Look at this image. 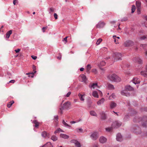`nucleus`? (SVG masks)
I'll use <instances>...</instances> for the list:
<instances>
[{
    "mask_svg": "<svg viewBox=\"0 0 147 147\" xmlns=\"http://www.w3.org/2000/svg\"><path fill=\"white\" fill-rule=\"evenodd\" d=\"M107 78L109 80L112 82H118L121 80V78L115 74H109Z\"/></svg>",
    "mask_w": 147,
    "mask_h": 147,
    "instance_id": "nucleus-1",
    "label": "nucleus"
},
{
    "mask_svg": "<svg viewBox=\"0 0 147 147\" xmlns=\"http://www.w3.org/2000/svg\"><path fill=\"white\" fill-rule=\"evenodd\" d=\"M141 119V123H142V126L144 127H146L147 126V116H144L142 119L141 118L136 117L134 119L133 121L134 122H137V121L140 122V120Z\"/></svg>",
    "mask_w": 147,
    "mask_h": 147,
    "instance_id": "nucleus-2",
    "label": "nucleus"
},
{
    "mask_svg": "<svg viewBox=\"0 0 147 147\" xmlns=\"http://www.w3.org/2000/svg\"><path fill=\"white\" fill-rule=\"evenodd\" d=\"M71 104L70 102L67 101L63 104V107L59 109V113L62 114L63 113V110L69 109L71 106Z\"/></svg>",
    "mask_w": 147,
    "mask_h": 147,
    "instance_id": "nucleus-3",
    "label": "nucleus"
},
{
    "mask_svg": "<svg viewBox=\"0 0 147 147\" xmlns=\"http://www.w3.org/2000/svg\"><path fill=\"white\" fill-rule=\"evenodd\" d=\"M131 130L136 134H140L141 133L140 128L137 125H133L131 128Z\"/></svg>",
    "mask_w": 147,
    "mask_h": 147,
    "instance_id": "nucleus-4",
    "label": "nucleus"
},
{
    "mask_svg": "<svg viewBox=\"0 0 147 147\" xmlns=\"http://www.w3.org/2000/svg\"><path fill=\"white\" fill-rule=\"evenodd\" d=\"M113 57L114 62L119 60H121V55L119 53H114L113 55Z\"/></svg>",
    "mask_w": 147,
    "mask_h": 147,
    "instance_id": "nucleus-5",
    "label": "nucleus"
},
{
    "mask_svg": "<svg viewBox=\"0 0 147 147\" xmlns=\"http://www.w3.org/2000/svg\"><path fill=\"white\" fill-rule=\"evenodd\" d=\"M99 136V134L98 132H94L90 136L91 138L94 140H96Z\"/></svg>",
    "mask_w": 147,
    "mask_h": 147,
    "instance_id": "nucleus-6",
    "label": "nucleus"
},
{
    "mask_svg": "<svg viewBox=\"0 0 147 147\" xmlns=\"http://www.w3.org/2000/svg\"><path fill=\"white\" fill-rule=\"evenodd\" d=\"M134 45V42L130 40H128L126 41L124 43V45L126 47L131 46Z\"/></svg>",
    "mask_w": 147,
    "mask_h": 147,
    "instance_id": "nucleus-7",
    "label": "nucleus"
},
{
    "mask_svg": "<svg viewBox=\"0 0 147 147\" xmlns=\"http://www.w3.org/2000/svg\"><path fill=\"white\" fill-rule=\"evenodd\" d=\"M41 136L42 137L44 138H50V135L49 133L47 132V131H44L42 133Z\"/></svg>",
    "mask_w": 147,
    "mask_h": 147,
    "instance_id": "nucleus-8",
    "label": "nucleus"
},
{
    "mask_svg": "<svg viewBox=\"0 0 147 147\" xmlns=\"http://www.w3.org/2000/svg\"><path fill=\"white\" fill-rule=\"evenodd\" d=\"M121 125V122L118 121H115L113 123L112 125L114 127H117L120 126Z\"/></svg>",
    "mask_w": 147,
    "mask_h": 147,
    "instance_id": "nucleus-9",
    "label": "nucleus"
},
{
    "mask_svg": "<svg viewBox=\"0 0 147 147\" xmlns=\"http://www.w3.org/2000/svg\"><path fill=\"white\" fill-rule=\"evenodd\" d=\"M116 140L117 141L121 142L123 140L122 136L120 133H118L117 135Z\"/></svg>",
    "mask_w": 147,
    "mask_h": 147,
    "instance_id": "nucleus-10",
    "label": "nucleus"
},
{
    "mask_svg": "<svg viewBox=\"0 0 147 147\" xmlns=\"http://www.w3.org/2000/svg\"><path fill=\"white\" fill-rule=\"evenodd\" d=\"M133 60L135 62H138L139 64H140L142 63V60L138 57H136L134 58Z\"/></svg>",
    "mask_w": 147,
    "mask_h": 147,
    "instance_id": "nucleus-11",
    "label": "nucleus"
},
{
    "mask_svg": "<svg viewBox=\"0 0 147 147\" xmlns=\"http://www.w3.org/2000/svg\"><path fill=\"white\" fill-rule=\"evenodd\" d=\"M80 77L82 79V82H85L86 80V76L84 74H82L80 75Z\"/></svg>",
    "mask_w": 147,
    "mask_h": 147,
    "instance_id": "nucleus-12",
    "label": "nucleus"
},
{
    "mask_svg": "<svg viewBox=\"0 0 147 147\" xmlns=\"http://www.w3.org/2000/svg\"><path fill=\"white\" fill-rule=\"evenodd\" d=\"M132 81L133 83L135 84H139L140 82V80L137 78H134Z\"/></svg>",
    "mask_w": 147,
    "mask_h": 147,
    "instance_id": "nucleus-13",
    "label": "nucleus"
},
{
    "mask_svg": "<svg viewBox=\"0 0 147 147\" xmlns=\"http://www.w3.org/2000/svg\"><path fill=\"white\" fill-rule=\"evenodd\" d=\"M97 84L96 83H90L89 85V87L91 89H94L97 87Z\"/></svg>",
    "mask_w": 147,
    "mask_h": 147,
    "instance_id": "nucleus-14",
    "label": "nucleus"
},
{
    "mask_svg": "<svg viewBox=\"0 0 147 147\" xmlns=\"http://www.w3.org/2000/svg\"><path fill=\"white\" fill-rule=\"evenodd\" d=\"M72 142L74 143L77 147H81V145L80 143L77 141L76 140H73Z\"/></svg>",
    "mask_w": 147,
    "mask_h": 147,
    "instance_id": "nucleus-15",
    "label": "nucleus"
},
{
    "mask_svg": "<svg viewBox=\"0 0 147 147\" xmlns=\"http://www.w3.org/2000/svg\"><path fill=\"white\" fill-rule=\"evenodd\" d=\"M121 94L122 95H125L126 96H129V93L126 90H123L121 92Z\"/></svg>",
    "mask_w": 147,
    "mask_h": 147,
    "instance_id": "nucleus-16",
    "label": "nucleus"
},
{
    "mask_svg": "<svg viewBox=\"0 0 147 147\" xmlns=\"http://www.w3.org/2000/svg\"><path fill=\"white\" fill-rule=\"evenodd\" d=\"M125 90L126 91H132L134 90L133 87H131L130 85H127L125 87Z\"/></svg>",
    "mask_w": 147,
    "mask_h": 147,
    "instance_id": "nucleus-17",
    "label": "nucleus"
},
{
    "mask_svg": "<svg viewBox=\"0 0 147 147\" xmlns=\"http://www.w3.org/2000/svg\"><path fill=\"white\" fill-rule=\"evenodd\" d=\"M116 104L114 102H112L110 104V107L111 109L114 108L116 106Z\"/></svg>",
    "mask_w": 147,
    "mask_h": 147,
    "instance_id": "nucleus-18",
    "label": "nucleus"
},
{
    "mask_svg": "<svg viewBox=\"0 0 147 147\" xmlns=\"http://www.w3.org/2000/svg\"><path fill=\"white\" fill-rule=\"evenodd\" d=\"M32 123L34 124V126L35 127L38 128L40 123L39 122L37 121L36 120H34L33 121Z\"/></svg>",
    "mask_w": 147,
    "mask_h": 147,
    "instance_id": "nucleus-19",
    "label": "nucleus"
},
{
    "mask_svg": "<svg viewBox=\"0 0 147 147\" xmlns=\"http://www.w3.org/2000/svg\"><path fill=\"white\" fill-rule=\"evenodd\" d=\"M61 138L65 139H68L69 138V136L66 134H61L60 135Z\"/></svg>",
    "mask_w": 147,
    "mask_h": 147,
    "instance_id": "nucleus-20",
    "label": "nucleus"
},
{
    "mask_svg": "<svg viewBox=\"0 0 147 147\" xmlns=\"http://www.w3.org/2000/svg\"><path fill=\"white\" fill-rule=\"evenodd\" d=\"M43 147H53V146L50 142H48L43 146Z\"/></svg>",
    "mask_w": 147,
    "mask_h": 147,
    "instance_id": "nucleus-21",
    "label": "nucleus"
},
{
    "mask_svg": "<svg viewBox=\"0 0 147 147\" xmlns=\"http://www.w3.org/2000/svg\"><path fill=\"white\" fill-rule=\"evenodd\" d=\"M91 68V65L90 64L88 65L86 67V72L88 73H89L90 71Z\"/></svg>",
    "mask_w": 147,
    "mask_h": 147,
    "instance_id": "nucleus-22",
    "label": "nucleus"
},
{
    "mask_svg": "<svg viewBox=\"0 0 147 147\" xmlns=\"http://www.w3.org/2000/svg\"><path fill=\"white\" fill-rule=\"evenodd\" d=\"M140 74L144 76L147 78V72L146 71H141L140 72Z\"/></svg>",
    "mask_w": 147,
    "mask_h": 147,
    "instance_id": "nucleus-23",
    "label": "nucleus"
},
{
    "mask_svg": "<svg viewBox=\"0 0 147 147\" xmlns=\"http://www.w3.org/2000/svg\"><path fill=\"white\" fill-rule=\"evenodd\" d=\"M12 31L11 30H10L9 31L7 32L6 34V38H8L10 35L12 34Z\"/></svg>",
    "mask_w": 147,
    "mask_h": 147,
    "instance_id": "nucleus-24",
    "label": "nucleus"
},
{
    "mask_svg": "<svg viewBox=\"0 0 147 147\" xmlns=\"http://www.w3.org/2000/svg\"><path fill=\"white\" fill-rule=\"evenodd\" d=\"M78 96H79V97H80V100L81 101H84V98L83 97V96H84L83 95H82L80 93H79L78 94Z\"/></svg>",
    "mask_w": 147,
    "mask_h": 147,
    "instance_id": "nucleus-25",
    "label": "nucleus"
},
{
    "mask_svg": "<svg viewBox=\"0 0 147 147\" xmlns=\"http://www.w3.org/2000/svg\"><path fill=\"white\" fill-rule=\"evenodd\" d=\"M92 95L95 97L98 98V93L96 91H93L92 93Z\"/></svg>",
    "mask_w": 147,
    "mask_h": 147,
    "instance_id": "nucleus-26",
    "label": "nucleus"
},
{
    "mask_svg": "<svg viewBox=\"0 0 147 147\" xmlns=\"http://www.w3.org/2000/svg\"><path fill=\"white\" fill-rule=\"evenodd\" d=\"M141 3L140 1H136V5L137 8H140Z\"/></svg>",
    "mask_w": 147,
    "mask_h": 147,
    "instance_id": "nucleus-27",
    "label": "nucleus"
},
{
    "mask_svg": "<svg viewBox=\"0 0 147 147\" xmlns=\"http://www.w3.org/2000/svg\"><path fill=\"white\" fill-rule=\"evenodd\" d=\"M14 102L13 100H12L11 102H9L7 105V107L8 108H10L12 105L14 103Z\"/></svg>",
    "mask_w": 147,
    "mask_h": 147,
    "instance_id": "nucleus-28",
    "label": "nucleus"
},
{
    "mask_svg": "<svg viewBox=\"0 0 147 147\" xmlns=\"http://www.w3.org/2000/svg\"><path fill=\"white\" fill-rule=\"evenodd\" d=\"M90 115L92 116H97L96 113L94 111H91L90 112Z\"/></svg>",
    "mask_w": 147,
    "mask_h": 147,
    "instance_id": "nucleus-29",
    "label": "nucleus"
},
{
    "mask_svg": "<svg viewBox=\"0 0 147 147\" xmlns=\"http://www.w3.org/2000/svg\"><path fill=\"white\" fill-rule=\"evenodd\" d=\"M116 36L115 35H114L113 36V38L114 39V41L115 44H117L118 43V40L117 39Z\"/></svg>",
    "mask_w": 147,
    "mask_h": 147,
    "instance_id": "nucleus-30",
    "label": "nucleus"
},
{
    "mask_svg": "<svg viewBox=\"0 0 147 147\" xmlns=\"http://www.w3.org/2000/svg\"><path fill=\"white\" fill-rule=\"evenodd\" d=\"M51 139L53 141H56L57 140V138L56 136H51Z\"/></svg>",
    "mask_w": 147,
    "mask_h": 147,
    "instance_id": "nucleus-31",
    "label": "nucleus"
},
{
    "mask_svg": "<svg viewBox=\"0 0 147 147\" xmlns=\"http://www.w3.org/2000/svg\"><path fill=\"white\" fill-rule=\"evenodd\" d=\"M54 10H55L54 8L53 7L49 8V13L50 14H51V12H54Z\"/></svg>",
    "mask_w": 147,
    "mask_h": 147,
    "instance_id": "nucleus-32",
    "label": "nucleus"
},
{
    "mask_svg": "<svg viewBox=\"0 0 147 147\" xmlns=\"http://www.w3.org/2000/svg\"><path fill=\"white\" fill-rule=\"evenodd\" d=\"M108 87L109 89L111 90L114 89V86L110 84H109L108 85Z\"/></svg>",
    "mask_w": 147,
    "mask_h": 147,
    "instance_id": "nucleus-33",
    "label": "nucleus"
},
{
    "mask_svg": "<svg viewBox=\"0 0 147 147\" xmlns=\"http://www.w3.org/2000/svg\"><path fill=\"white\" fill-rule=\"evenodd\" d=\"M140 39L142 40L147 39V35H144L141 37Z\"/></svg>",
    "mask_w": 147,
    "mask_h": 147,
    "instance_id": "nucleus-34",
    "label": "nucleus"
},
{
    "mask_svg": "<svg viewBox=\"0 0 147 147\" xmlns=\"http://www.w3.org/2000/svg\"><path fill=\"white\" fill-rule=\"evenodd\" d=\"M107 141V139L104 137H102V143H104Z\"/></svg>",
    "mask_w": 147,
    "mask_h": 147,
    "instance_id": "nucleus-35",
    "label": "nucleus"
},
{
    "mask_svg": "<svg viewBox=\"0 0 147 147\" xmlns=\"http://www.w3.org/2000/svg\"><path fill=\"white\" fill-rule=\"evenodd\" d=\"M129 115H127L125 116L123 120L125 121H126L129 119Z\"/></svg>",
    "mask_w": 147,
    "mask_h": 147,
    "instance_id": "nucleus-36",
    "label": "nucleus"
},
{
    "mask_svg": "<svg viewBox=\"0 0 147 147\" xmlns=\"http://www.w3.org/2000/svg\"><path fill=\"white\" fill-rule=\"evenodd\" d=\"M62 123L66 127H70V126L69 125L67 124L66 123L64 120L63 121Z\"/></svg>",
    "mask_w": 147,
    "mask_h": 147,
    "instance_id": "nucleus-37",
    "label": "nucleus"
},
{
    "mask_svg": "<svg viewBox=\"0 0 147 147\" xmlns=\"http://www.w3.org/2000/svg\"><path fill=\"white\" fill-rule=\"evenodd\" d=\"M136 9V7L135 5H133L132 6V7L131 8V13H134L135 10Z\"/></svg>",
    "mask_w": 147,
    "mask_h": 147,
    "instance_id": "nucleus-38",
    "label": "nucleus"
},
{
    "mask_svg": "<svg viewBox=\"0 0 147 147\" xmlns=\"http://www.w3.org/2000/svg\"><path fill=\"white\" fill-rule=\"evenodd\" d=\"M58 115H56L54 117V119L55 121L56 122V123H57L58 122Z\"/></svg>",
    "mask_w": 147,
    "mask_h": 147,
    "instance_id": "nucleus-39",
    "label": "nucleus"
},
{
    "mask_svg": "<svg viewBox=\"0 0 147 147\" xmlns=\"http://www.w3.org/2000/svg\"><path fill=\"white\" fill-rule=\"evenodd\" d=\"M63 131L60 128H58L57 130L55 131L54 133L55 134L59 132H62Z\"/></svg>",
    "mask_w": 147,
    "mask_h": 147,
    "instance_id": "nucleus-40",
    "label": "nucleus"
},
{
    "mask_svg": "<svg viewBox=\"0 0 147 147\" xmlns=\"http://www.w3.org/2000/svg\"><path fill=\"white\" fill-rule=\"evenodd\" d=\"M112 129V127H108L106 128V131L108 132H110L111 131Z\"/></svg>",
    "mask_w": 147,
    "mask_h": 147,
    "instance_id": "nucleus-41",
    "label": "nucleus"
},
{
    "mask_svg": "<svg viewBox=\"0 0 147 147\" xmlns=\"http://www.w3.org/2000/svg\"><path fill=\"white\" fill-rule=\"evenodd\" d=\"M106 119V116L104 113H102V119Z\"/></svg>",
    "mask_w": 147,
    "mask_h": 147,
    "instance_id": "nucleus-42",
    "label": "nucleus"
},
{
    "mask_svg": "<svg viewBox=\"0 0 147 147\" xmlns=\"http://www.w3.org/2000/svg\"><path fill=\"white\" fill-rule=\"evenodd\" d=\"M101 42V39L100 38L99 39H98V40L97 41L96 44L97 45H98L100 44V43Z\"/></svg>",
    "mask_w": 147,
    "mask_h": 147,
    "instance_id": "nucleus-43",
    "label": "nucleus"
},
{
    "mask_svg": "<svg viewBox=\"0 0 147 147\" xmlns=\"http://www.w3.org/2000/svg\"><path fill=\"white\" fill-rule=\"evenodd\" d=\"M101 26V23L99 22L96 25V27L97 28H100Z\"/></svg>",
    "mask_w": 147,
    "mask_h": 147,
    "instance_id": "nucleus-44",
    "label": "nucleus"
},
{
    "mask_svg": "<svg viewBox=\"0 0 147 147\" xmlns=\"http://www.w3.org/2000/svg\"><path fill=\"white\" fill-rule=\"evenodd\" d=\"M71 94V92H69L66 95H65V96L67 97H68Z\"/></svg>",
    "mask_w": 147,
    "mask_h": 147,
    "instance_id": "nucleus-45",
    "label": "nucleus"
},
{
    "mask_svg": "<svg viewBox=\"0 0 147 147\" xmlns=\"http://www.w3.org/2000/svg\"><path fill=\"white\" fill-rule=\"evenodd\" d=\"M76 130L78 132H82L83 131L82 129L81 128H77L76 129Z\"/></svg>",
    "mask_w": 147,
    "mask_h": 147,
    "instance_id": "nucleus-46",
    "label": "nucleus"
},
{
    "mask_svg": "<svg viewBox=\"0 0 147 147\" xmlns=\"http://www.w3.org/2000/svg\"><path fill=\"white\" fill-rule=\"evenodd\" d=\"M18 0H13V3L14 5H16V3H18Z\"/></svg>",
    "mask_w": 147,
    "mask_h": 147,
    "instance_id": "nucleus-47",
    "label": "nucleus"
},
{
    "mask_svg": "<svg viewBox=\"0 0 147 147\" xmlns=\"http://www.w3.org/2000/svg\"><path fill=\"white\" fill-rule=\"evenodd\" d=\"M33 75H34V73H32L30 74L28 76V77H31V78L33 77Z\"/></svg>",
    "mask_w": 147,
    "mask_h": 147,
    "instance_id": "nucleus-48",
    "label": "nucleus"
},
{
    "mask_svg": "<svg viewBox=\"0 0 147 147\" xmlns=\"http://www.w3.org/2000/svg\"><path fill=\"white\" fill-rule=\"evenodd\" d=\"M146 46V44L142 45L140 46L141 47H142L144 49Z\"/></svg>",
    "mask_w": 147,
    "mask_h": 147,
    "instance_id": "nucleus-49",
    "label": "nucleus"
},
{
    "mask_svg": "<svg viewBox=\"0 0 147 147\" xmlns=\"http://www.w3.org/2000/svg\"><path fill=\"white\" fill-rule=\"evenodd\" d=\"M54 16L55 19H57L58 18L57 14L56 13H54Z\"/></svg>",
    "mask_w": 147,
    "mask_h": 147,
    "instance_id": "nucleus-50",
    "label": "nucleus"
},
{
    "mask_svg": "<svg viewBox=\"0 0 147 147\" xmlns=\"http://www.w3.org/2000/svg\"><path fill=\"white\" fill-rule=\"evenodd\" d=\"M137 11L138 14H140V8H137Z\"/></svg>",
    "mask_w": 147,
    "mask_h": 147,
    "instance_id": "nucleus-51",
    "label": "nucleus"
},
{
    "mask_svg": "<svg viewBox=\"0 0 147 147\" xmlns=\"http://www.w3.org/2000/svg\"><path fill=\"white\" fill-rule=\"evenodd\" d=\"M31 57L34 60H35L37 58V57L36 56H34V55H32L31 56Z\"/></svg>",
    "mask_w": 147,
    "mask_h": 147,
    "instance_id": "nucleus-52",
    "label": "nucleus"
},
{
    "mask_svg": "<svg viewBox=\"0 0 147 147\" xmlns=\"http://www.w3.org/2000/svg\"><path fill=\"white\" fill-rule=\"evenodd\" d=\"M59 56L57 57V58L59 59L60 60L61 58V54L59 53Z\"/></svg>",
    "mask_w": 147,
    "mask_h": 147,
    "instance_id": "nucleus-53",
    "label": "nucleus"
},
{
    "mask_svg": "<svg viewBox=\"0 0 147 147\" xmlns=\"http://www.w3.org/2000/svg\"><path fill=\"white\" fill-rule=\"evenodd\" d=\"M112 97L113 98H115V96L114 94H112L111 95V96H110L109 97V99H111V97Z\"/></svg>",
    "mask_w": 147,
    "mask_h": 147,
    "instance_id": "nucleus-54",
    "label": "nucleus"
},
{
    "mask_svg": "<svg viewBox=\"0 0 147 147\" xmlns=\"http://www.w3.org/2000/svg\"><path fill=\"white\" fill-rule=\"evenodd\" d=\"M20 49H16L15 50V51L16 53H18L20 52Z\"/></svg>",
    "mask_w": 147,
    "mask_h": 147,
    "instance_id": "nucleus-55",
    "label": "nucleus"
},
{
    "mask_svg": "<svg viewBox=\"0 0 147 147\" xmlns=\"http://www.w3.org/2000/svg\"><path fill=\"white\" fill-rule=\"evenodd\" d=\"M105 23L103 22H102V28L105 25Z\"/></svg>",
    "mask_w": 147,
    "mask_h": 147,
    "instance_id": "nucleus-56",
    "label": "nucleus"
},
{
    "mask_svg": "<svg viewBox=\"0 0 147 147\" xmlns=\"http://www.w3.org/2000/svg\"><path fill=\"white\" fill-rule=\"evenodd\" d=\"M33 71H34V73H35L36 72V71H35V69H36V67L35 66L33 65Z\"/></svg>",
    "mask_w": 147,
    "mask_h": 147,
    "instance_id": "nucleus-57",
    "label": "nucleus"
},
{
    "mask_svg": "<svg viewBox=\"0 0 147 147\" xmlns=\"http://www.w3.org/2000/svg\"><path fill=\"white\" fill-rule=\"evenodd\" d=\"M97 104L98 105H100L101 104V100H100L97 102Z\"/></svg>",
    "mask_w": 147,
    "mask_h": 147,
    "instance_id": "nucleus-58",
    "label": "nucleus"
},
{
    "mask_svg": "<svg viewBox=\"0 0 147 147\" xmlns=\"http://www.w3.org/2000/svg\"><path fill=\"white\" fill-rule=\"evenodd\" d=\"M105 64V62L103 61H102V66H104Z\"/></svg>",
    "mask_w": 147,
    "mask_h": 147,
    "instance_id": "nucleus-59",
    "label": "nucleus"
},
{
    "mask_svg": "<svg viewBox=\"0 0 147 147\" xmlns=\"http://www.w3.org/2000/svg\"><path fill=\"white\" fill-rule=\"evenodd\" d=\"M68 37L67 36L66 37L64 38H63V41H65V43L67 42V38Z\"/></svg>",
    "mask_w": 147,
    "mask_h": 147,
    "instance_id": "nucleus-60",
    "label": "nucleus"
},
{
    "mask_svg": "<svg viewBox=\"0 0 147 147\" xmlns=\"http://www.w3.org/2000/svg\"><path fill=\"white\" fill-rule=\"evenodd\" d=\"M15 82V81L14 80H10L9 82V83H14Z\"/></svg>",
    "mask_w": 147,
    "mask_h": 147,
    "instance_id": "nucleus-61",
    "label": "nucleus"
},
{
    "mask_svg": "<svg viewBox=\"0 0 147 147\" xmlns=\"http://www.w3.org/2000/svg\"><path fill=\"white\" fill-rule=\"evenodd\" d=\"M47 28V27H43L42 28V29L43 30V32H45V31L44 30L45 29H46Z\"/></svg>",
    "mask_w": 147,
    "mask_h": 147,
    "instance_id": "nucleus-62",
    "label": "nucleus"
},
{
    "mask_svg": "<svg viewBox=\"0 0 147 147\" xmlns=\"http://www.w3.org/2000/svg\"><path fill=\"white\" fill-rule=\"evenodd\" d=\"M127 20V19L126 18H123L122 20H121V21H126V20Z\"/></svg>",
    "mask_w": 147,
    "mask_h": 147,
    "instance_id": "nucleus-63",
    "label": "nucleus"
},
{
    "mask_svg": "<svg viewBox=\"0 0 147 147\" xmlns=\"http://www.w3.org/2000/svg\"><path fill=\"white\" fill-rule=\"evenodd\" d=\"M144 18L146 19L147 21V16H144Z\"/></svg>",
    "mask_w": 147,
    "mask_h": 147,
    "instance_id": "nucleus-64",
    "label": "nucleus"
}]
</instances>
